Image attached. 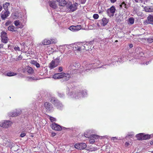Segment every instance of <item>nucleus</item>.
<instances>
[{
	"mask_svg": "<svg viewBox=\"0 0 153 153\" xmlns=\"http://www.w3.org/2000/svg\"><path fill=\"white\" fill-rule=\"evenodd\" d=\"M63 78L66 81H67L70 79L71 78V75L69 74H65L62 73Z\"/></svg>",
	"mask_w": 153,
	"mask_h": 153,
	"instance_id": "obj_22",
	"label": "nucleus"
},
{
	"mask_svg": "<svg viewBox=\"0 0 153 153\" xmlns=\"http://www.w3.org/2000/svg\"><path fill=\"white\" fill-rule=\"evenodd\" d=\"M82 29V26L81 25H77L76 26H70L69 29L71 31L75 32L78 31Z\"/></svg>",
	"mask_w": 153,
	"mask_h": 153,
	"instance_id": "obj_13",
	"label": "nucleus"
},
{
	"mask_svg": "<svg viewBox=\"0 0 153 153\" xmlns=\"http://www.w3.org/2000/svg\"><path fill=\"white\" fill-rule=\"evenodd\" d=\"M143 133H139L137 134L136 137L138 140H143Z\"/></svg>",
	"mask_w": 153,
	"mask_h": 153,
	"instance_id": "obj_28",
	"label": "nucleus"
},
{
	"mask_svg": "<svg viewBox=\"0 0 153 153\" xmlns=\"http://www.w3.org/2000/svg\"><path fill=\"white\" fill-rule=\"evenodd\" d=\"M25 69L27 72L30 74H32L33 73V70L32 68L30 67H26L25 68Z\"/></svg>",
	"mask_w": 153,
	"mask_h": 153,
	"instance_id": "obj_29",
	"label": "nucleus"
},
{
	"mask_svg": "<svg viewBox=\"0 0 153 153\" xmlns=\"http://www.w3.org/2000/svg\"><path fill=\"white\" fill-rule=\"evenodd\" d=\"M151 144H153V140L151 141L150 143Z\"/></svg>",
	"mask_w": 153,
	"mask_h": 153,
	"instance_id": "obj_62",
	"label": "nucleus"
},
{
	"mask_svg": "<svg viewBox=\"0 0 153 153\" xmlns=\"http://www.w3.org/2000/svg\"><path fill=\"white\" fill-rule=\"evenodd\" d=\"M51 126L53 129L56 131H60L62 129V127L55 123H52Z\"/></svg>",
	"mask_w": 153,
	"mask_h": 153,
	"instance_id": "obj_16",
	"label": "nucleus"
},
{
	"mask_svg": "<svg viewBox=\"0 0 153 153\" xmlns=\"http://www.w3.org/2000/svg\"><path fill=\"white\" fill-rule=\"evenodd\" d=\"M68 47L66 45L60 46L57 48L58 50L62 53H63L65 50L68 49Z\"/></svg>",
	"mask_w": 153,
	"mask_h": 153,
	"instance_id": "obj_18",
	"label": "nucleus"
},
{
	"mask_svg": "<svg viewBox=\"0 0 153 153\" xmlns=\"http://www.w3.org/2000/svg\"><path fill=\"white\" fill-rule=\"evenodd\" d=\"M107 65H104L102 66L101 67L102 68L106 69V68L107 67Z\"/></svg>",
	"mask_w": 153,
	"mask_h": 153,
	"instance_id": "obj_58",
	"label": "nucleus"
},
{
	"mask_svg": "<svg viewBox=\"0 0 153 153\" xmlns=\"http://www.w3.org/2000/svg\"><path fill=\"white\" fill-rule=\"evenodd\" d=\"M47 74V73L45 72V73H40V74H39V77L38 78H39L40 77H44L43 78H45L47 77L46 75Z\"/></svg>",
	"mask_w": 153,
	"mask_h": 153,
	"instance_id": "obj_34",
	"label": "nucleus"
},
{
	"mask_svg": "<svg viewBox=\"0 0 153 153\" xmlns=\"http://www.w3.org/2000/svg\"><path fill=\"white\" fill-rule=\"evenodd\" d=\"M146 12H152L153 11V6L145 7L144 8Z\"/></svg>",
	"mask_w": 153,
	"mask_h": 153,
	"instance_id": "obj_25",
	"label": "nucleus"
},
{
	"mask_svg": "<svg viewBox=\"0 0 153 153\" xmlns=\"http://www.w3.org/2000/svg\"><path fill=\"white\" fill-rule=\"evenodd\" d=\"M56 134L54 132H52L51 133V136L53 137L55 136Z\"/></svg>",
	"mask_w": 153,
	"mask_h": 153,
	"instance_id": "obj_53",
	"label": "nucleus"
},
{
	"mask_svg": "<svg viewBox=\"0 0 153 153\" xmlns=\"http://www.w3.org/2000/svg\"><path fill=\"white\" fill-rule=\"evenodd\" d=\"M12 123L9 120H3L0 122V126L1 127L7 128L11 125Z\"/></svg>",
	"mask_w": 153,
	"mask_h": 153,
	"instance_id": "obj_7",
	"label": "nucleus"
},
{
	"mask_svg": "<svg viewBox=\"0 0 153 153\" xmlns=\"http://www.w3.org/2000/svg\"><path fill=\"white\" fill-rule=\"evenodd\" d=\"M150 138V135H144L143 134V140H146Z\"/></svg>",
	"mask_w": 153,
	"mask_h": 153,
	"instance_id": "obj_41",
	"label": "nucleus"
},
{
	"mask_svg": "<svg viewBox=\"0 0 153 153\" xmlns=\"http://www.w3.org/2000/svg\"><path fill=\"white\" fill-rule=\"evenodd\" d=\"M57 1L55 0H51L49 1V5L51 7L54 9H57L58 8V5Z\"/></svg>",
	"mask_w": 153,
	"mask_h": 153,
	"instance_id": "obj_11",
	"label": "nucleus"
},
{
	"mask_svg": "<svg viewBox=\"0 0 153 153\" xmlns=\"http://www.w3.org/2000/svg\"><path fill=\"white\" fill-rule=\"evenodd\" d=\"M116 10V9L114 6H112L110 8L108 9L107 11L108 16L110 17H113Z\"/></svg>",
	"mask_w": 153,
	"mask_h": 153,
	"instance_id": "obj_8",
	"label": "nucleus"
},
{
	"mask_svg": "<svg viewBox=\"0 0 153 153\" xmlns=\"http://www.w3.org/2000/svg\"><path fill=\"white\" fill-rule=\"evenodd\" d=\"M129 145V143L128 142H126V143H125V145L126 146H128Z\"/></svg>",
	"mask_w": 153,
	"mask_h": 153,
	"instance_id": "obj_59",
	"label": "nucleus"
},
{
	"mask_svg": "<svg viewBox=\"0 0 153 153\" xmlns=\"http://www.w3.org/2000/svg\"><path fill=\"white\" fill-rule=\"evenodd\" d=\"M73 50L78 53H81L84 50H88L91 48V45L88 43H77L72 45Z\"/></svg>",
	"mask_w": 153,
	"mask_h": 153,
	"instance_id": "obj_1",
	"label": "nucleus"
},
{
	"mask_svg": "<svg viewBox=\"0 0 153 153\" xmlns=\"http://www.w3.org/2000/svg\"><path fill=\"white\" fill-rule=\"evenodd\" d=\"M82 67L83 68V70L82 71L85 72L86 71H88L90 69H91L93 67L92 64H86L85 65H83Z\"/></svg>",
	"mask_w": 153,
	"mask_h": 153,
	"instance_id": "obj_17",
	"label": "nucleus"
},
{
	"mask_svg": "<svg viewBox=\"0 0 153 153\" xmlns=\"http://www.w3.org/2000/svg\"><path fill=\"white\" fill-rule=\"evenodd\" d=\"M66 7L69 12H71L76 9L77 6L75 4H72L71 2H69L67 3Z\"/></svg>",
	"mask_w": 153,
	"mask_h": 153,
	"instance_id": "obj_4",
	"label": "nucleus"
},
{
	"mask_svg": "<svg viewBox=\"0 0 153 153\" xmlns=\"http://www.w3.org/2000/svg\"><path fill=\"white\" fill-rule=\"evenodd\" d=\"M97 148L96 147H94L92 146L88 149H87V150L89 151L92 152L94 151H95L97 150Z\"/></svg>",
	"mask_w": 153,
	"mask_h": 153,
	"instance_id": "obj_37",
	"label": "nucleus"
},
{
	"mask_svg": "<svg viewBox=\"0 0 153 153\" xmlns=\"http://www.w3.org/2000/svg\"><path fill=\"white\" fill-rule=\"evenodd\" d=\"M14 23L15 25L16 26L17 28H22V26L19 20L15 21L14 22Z\"/></svg>",
	"mask_w": 153,
	"mask_h": 153,
	"instance_id": "obj_26",
	"label": "nucleus"
},
{
	"mask_svg": "<svg viewBox=\"0 0 153 153\" xmlns=\"http://www.w3.org/2000/svg\"><path fill=\"white\" fill-rule=\"evenodd\" d=\"M14 50L15 51H22V50L23 51H24L23 49L22 48L21 50L20 48L19 47H18V46H15L14 48Z\"/></svg>",
	"mask_w": 153,
	"mask_h": 153,
	"instance_id": "obj_40",
	"label": "nucleus"
},
{
	"mask_svg": "<svg viewBox=\"0 0 153 153\" xmlns=\"http://www.w3.org/2000/svg\"><path fill=\"white\" fill-rule=\"evenodd\" d=\"M1 38L2 42L5 43H7L8 41V38L6 33L4 31H2L1 33Z\"/></svg>",
	"mask_w": 153,
	"mask_h": 153,
	"instance_id": "obj_12",
	"label": "nucleus"
},
{
	"mask_svg": "<svg viewBox=\"0 0 153 153\" xmlns=\"http://www.w3.org/2000/svg\"><path fill=\"white\" fill-rule=\"evenodd\" d=\"M134 135V134L133 132H131L128 133V134H127V136L132 137Z\"/></svg>",
	"mask_w": 153,
	"mask_h": 153,
	"instance_id": "obj_46",
	"label": "nucleus"
},
{
	"mask_svg": "<svg viewBox=\"0 0 153 153\" xmlns=\"http://www.w3.org/2000/svg\"><path fill=\"white\" fill-rule=\"evenodd\" d=\"M58 70L59 72H61L63 70L62 68V67H60L59 68Z\"/></svg>",
	"mask_w": 153,
	"mask_h": 153,
	"instance_id": "obj_51",
	"label": "nucleus"
},
{
	"mask_svg": "<svg viewBox=\"0 0 153 153\" xmlns=\"http://www.w3.org/2000/svg\"><path fill=\"white\" fill-rule=\"evenodd\" d=\"M3 45L2 44L0 45V48H1L3 47Z\"/></svg>",
	"mask_w": 153,
	"mask_h": 153,
	"instance_id": "obj_60",
	"label": "nucleus"
},
{
	"mask_svg": "<svg viewBox=\"0 0 153 153\" xmlns=\"http://www.w3.org/2000/svg\"><path fill=\"white\" fill-rule=\"evenodd\" d=\"M102 25L105 26L106 25L107 23H108V20L106 18H103L102 19Z\"/></svg>",
	"mask_w": 153,
	"mask_h": 153,
	"instance_id": "obj_30",
	"label": "nucleus"
},
{
	"mask_svg": "<svg viewBox=\"0 0 153 153\" xmlns=\"http://www.w3.org/2000/svg\"><path fill=\"white\" fill-rule=\"evenodd\" d=\"M111 2L112 3H114L117 0H110Z\"/></svg>",
	"mask_w": 153,
	"mask_h": 153,
	"instance_id": "obj_56",
	"label": "nucleus"
},
{
	"mask_svg": "<svg viewBox=\"0 0 153 153\" xmlns=\"http://www.w3.org/2000/svg\"><path fill=\"white\" fill-rule=\"evenodd\" d=\"M64 96V94H61V93L59 94V96L60 97H62Z\"/></svg>",
	"mask_w": 153,
	"mask_h": 153,
	"instance_id": "obj_55",
	"label": "nucleus"
},
{
	"mask_svg": "<svg viewBox=\"0 0 153 153\" xmlns=\"http://www.w3.org/2000/svg\"><path fill=\"white\" fill-rule=\"evenodd\" d=\"M129 47L130 48H131L133 47V45L132 44H130L129 45Z\"/></svg>",
	"mask_w": 153,
	"mask_h": 153,
	"instance_id": "obj_61",
	"label": "nucleus"
},
{
	"mask_svg": "<svg viewBox=\"0 0 153 153\" xmlns=\"http://www.w3.org/2000/svg\"><path fill=\"white\" fill-rule=\"evenodd\" d=\"M134 19L133 17H130L129 18L128 20V23L131 25H132L134 24Z\"/></svg>",
	"mask_w": 153,
	"mask_h": 153,
	"instance_id": "obj_35",
	"label": "nucleus"
},
{
	"mask_svg": "<svg viewBox=\"0 0 153 153\" xmlns=\"http://www.w3.org/2000/svg\"><path fill=\"white\" fill-rule=\"evenodd\" d=\"M93 17L95 19H97L99 17V15L97 14H95L93 15Z\"/></svg>",
	"mask_w": 153,
	"mask_h": 153,
	"instance_id": "obj_44",
	"label": "nucleus"
},
{
	"mask_svg": "<svg viewBox=\"0 0 153 153\" xmlns=\"http://www.w3.org/2000/svg\"><path fill=\"white\" fill-rule=\"evenodd\" d=\"M86 0H80V3L82 4H84L85 3Z\"/></svg>",
	"mask_w": 153,
	"mask_h": 153,
	"instance_id": "obj_50",
	"label": "nucleus"
},
{
	"mask_svg": "<svg viewBox=\"0 0 153 153\" xmlns=\"http://www.w3.org/2000/svg\"><path fill=\"white\" fill-rule=\"evenodd\" d=\"M51 102L58 109H61L63 106L62 104L54 97H51Z\"/></svg>",
	"mask_w": 153,
	"mask_h": 153,
	"instance_id": "obj_5",
	"label": "nucleus"
},
{
	"mask_svg": "<svg viewBox=\"0 0 153 153\" xmlns=\"http://www.w3.org/2000/svg\"><path fill=\"white\" fill-rule=\"evenodd\" d=\"M10 12L8 10L3 11L1 14V17L2 19L5 20L8 17L10 14Z\"/></svg>",
	"mask_w": 153,
	"mask_h": 153,
	"instance_id": "obj_15",
	"label": "nucleus"
},
{
	"mask_svg": "<svg viewBox=\"0 0 153 153\" xmlns=\"http://www.w3.org/2000/svg\"><path fill=\"white\" fill-rule=\"evenodd\" d=\"M44 77H40L39 78H36L33 76H29L27 77V79L28 81H32L33 80H39L40 79H42Z\"/></svg>",
	"mask_w": 153,
	"mask_h": 153,
	"instance_id": "obj_23",
	"label": "nucleus"
},
{
	"mask_svg": "<svg viewBox=\"0 0 153 153\" xmlns=\"http://www.w3.org/2000/svg\"><path fill=\"white\" fill-rule=\"evenodd\" d=\"M69 95L71 98L79 99L86 97L87 93L85 90H81L71 92Z\"/></svg>",
	"mask_w": 153,
	"mask_h": 153,
	"instance_id": "obj_2",
	"label": "nucleus"
},
{
	"mask_svg": "<svg viewBox=\"0 0 153 153\" xmlns=\"http://www.w3.org/2000/svg\"><path fill=\"white\" fill-rule=\"evenodd\" d=\"M79 65V64L77 62L72 63L70 65L69 68L74 69L75 68H78Z\"/></svg>",
	"mask_w": 153,
	"mask_h": 153,
	"instance_id": "obj_19",
	"label": "nucleus"
},
{
	"mask_svg": "<svg viewBox=\"0 0 153 153\" xmlns=\"http://www.w3.org/2000/svg\"><path fill=\"white\" fill-rule=\"evenodd\" d=\"M25 135H26L25 133H22L21 134L20 136L22 137H23Z\"/></svg>",
	"mask_w": 153,
	"mask_h": 153,
	"instance_id": "obj_52",
	"label": "nucleus"
},
{
	"mask_svg": "<svg viewBox=\"0 0 153 153\" xmlns=\"http://www.w3.org/2000/svg\"><path fill=\"white\" fill-rule=\"evenodd\" d=\"M17 74L16 73H14L12 72H9L7 73L6 75L8 76H12L14 75H16Z\"/></svg>",
	"mask_w": 153,
	"mask_h": 153,
	"instance_id": "obj_36",
	"label": "nucleus"
},
{
	"mask_svg": "<svg viewBox=\"0 0 153 153\" xmlns=\"http://www.w3.org/2000/svg\"><path fill=\"white\" fill-rule=\"evenodd\" d=\"M60 61V58L57 57L50 63L49 65V68L51 69L56 67L59 65Z\"/></svg>",
	"mask_w": 153,
	"mask_h": 153,
	"instance_id": "obj_3",
	"label": "nucleus"
},
{
	"mask_svg": "<svg viewBox=\"0 0 153 153\" xmlns=\"http://www.w3.org/2000/svg\"><path fill=\"white\" fill-rule=\"evenodd\" d=\"M44 106L47 112L51 111L53 110V107L50 103L46 102L44 103Z\"/></svg>",
	"mask_w": 153,
	"mask_h": 153,
	"instance_id": "obj_14",
	"label": "nucleus"
},
{
	"mask_svg": "<svg viewBox=\"0 0 153 153\" xmlns=\"http://www.w3.org/2000/svg\"><path fill=\"white\" fill-rule=\"evenodd\" d=\"M22 57L21 55H20L17 58L16 60H21V59H22Z\"/></svg>",
	"mask_w": 153,
	"mask_h": 153,
	"instance_id": "obj_48",
	"label": "nucleus"
},
{
	"mask_svg": "<svg viewBox=\"0 0 153 153\" xmlns=\"http://www.w3.org/2000/svg\"><path fill=\"white\" fill-rule=\"evenodd\" d=\"M8 30L12 32L16 31V28L13 25L9 26L8 27Z\"/></svg>",
	"mask_w": 153,
	"mask_h": 153,
	"instance_id": "obj_32",
	"label": "nucleus"
},
{
	"mask_svg": "<svg viewBox=\"0 0 153 153\" xmlns=\"http://www.w3.org/2000/svg\"><path fill=\"white\" fill-rule=\"evenodd\" d=\"M126 4L124 2H123L120 5V7L122 8V7H124L125 8H127L126 6Z\"/></svg>",
	"mask_w": 153,
	"mask_h": 153,
	"instance_id": "obj_42",
	"label": "nucleus"
},
{
	"mask_svg": "<svg viewBox=\"0 0 153 153\" xmlns=\"http://www.w3.org/2000/svg\"><path fill=\"white\" fill-rule=\"evenodd\" d=\"M55 1H57L59 4V6H64L66 5L67 3L65 0H55Z\"/></svg>",
	"mask_w": 153,
	"mask_h": 153,
	"instance_id": "obj_20",
	"label": "nucleus"
},
{
	"mask_svg": "<svg viewBox=\"0 0 153 153\" xmlns=\"http://www.w3.org/2000/svg\"><path fill=\"white\" fill-rule=\"evenodd\" d=\"M92 131H92V130H88L87 131V132L88 133H89V134H91L93 132Z\"/></svg>",
	"mask_w": 153,
	"mask_h": 153,
	"instance_id": "obj_54",
	"label": "nucleus"
},
{
	"mask_svg": "<svg viewBox=\"0 0 153 153\" xmlns=\"http://www.w3.org/2000/svg\"><path fill=\"white\" fill-rule=\"evenodd\" d=\"M11 16H12V17L13 18V19H16V18H17V17H17V16H16V15H15L14 14H12V15H11Z\"/></svg>",
	"mask_w": 153,
	"mask_h": 153,
	"instance_id": "obj_49",
	"label": "nucleus"
},
{
	"mask_svg": "<svg viewBox=\"0 0 153 153\" xmlns=\"http://www.w3.org/2000/svg\"><path fill=\"white\" fill-rule=\"evenodd\" d=\"M2 7L0 5V11L2 10Z\"/></svg>",
	"mask_w": 153,
	"mask_h": 153,
	"instance_id": "obj_63",
	"label": "nucleus"
},
{
	"mask_svg": "<svg viewBox=\"0 0 153 153\" xmlns=\"http://www.w3.org/2000/svg\"><path fill=\"white\" fill-rule=\"evenodd\" d=\"M84 136L86 137L90 138L89 141L90 143H94L95 142V140L98 138V136L95 134H92L90 136H89L86 134V133H85Z\"/></svg>",
	"mask_w": 153,
	"mask_h": 153,
	"instance_id": "obj_9",
	"label": "nucleus"
},
{
	"mask_svg": "<svg viewBox=\"0 0 153 153\" xmlns=\"http://www.w3.org/2000/svg\"><path fill=\"white\" fill-rule=\"evenodd\" d=\"M146 21L148 23H151L153 22V15H149L147 17Z\"/></svg>",
	"mask_w": 153,
	"mask_h": 153,
	"instance_id": "obj_24",
	"label": "nucleus"
},
{
	"mask_svg": "<svg viewBox=\"0 0 153 153\" xmlns=\"http://www.w3.org/2000/svg\"><path fill=\"white\" fill-rule=\"evenodd\" d=\"M10 6V4L8 2H6L3 4V7L5 10H8V8Z\"/></svg>",
	"mask_w": 153,
	"mask_h": 153,
	"instance_id": "obj_31",
	"label": "nucleus"
},
{
	"mask_svg": "<svg viewBox=\"0 0 153 153\" xmlns=\"http://www.w3.org/2000/svg\"><path fill=\"white\" fill-rule=\"evenodd\" d=\"M31 64H33L35 65L36 67L39 68L40 67V65L39 64L37 63V62L36 61L33 60L31 62Z\"/></svg>",
	"mask_w": 153,
	"mask_h": 153,
	"instance_id": "obj_33",
	"label": "nucleus"
},
{
	"mask_svg": "<svg viewBox=\"0 0 153 153\" xmlns=\"http://www.w3.org/2000/svg\"><path fill=\"white\" fill-rule=\"evenodd\" d=\"M62 73H57L54 74L53 76V78L55 79H60L63 78Z\"/></svg>",
	"mask_w": 153,
	"mask_h": 153,
	"instance_id": "obj_21",
	"label": "nucleus"
},
{
	"mask_svg": "<svg viewBox=\"0 0 153 153\" xmlns=\"http://www.w3.org/2000/svg\"><path fill=\"white\" fill-rule=\"evenodd\" d=\"M21 45L24 46V48H25V42H22V43H21Z\"/></svg>",
	"mask_w": 153,
	"mask_h": 153,
	"instance_id": "obj_57",
	"label": "nucleus"
},
{
	"mask_svg": "<svg viewBox=\"0 0 153 153\" xmlns=\"http://www.w3.org/2000/svg\"><path fill=\"white\" fill-rule=\"evenodd\" d=\"M120 138H117L116 137H112L111 138V140L112 141L117 142V140H120Z\"/></svg>",
	"mask_w": 153,
	"mask_h": 153,
	"instance_id": "obj_38",
	"label": "nucleus"
},
{
	"mask_svg": "<svg viewBox=\"0 0 153 153\" xmlns=\"http://www.w3.org/2000/svg\"><path fill=\"white\" fill-rule=\"evenodd\" d=\"M147 41L149 43H151L153 42V37L152 38H148L147 39Z\"/></svg>",
	"mask_w": 153,
	"mask_h": 153,
	"instance_id": "obj_43",
	"label": "nucleus"
},
{
	"mask_svg": "<svg viewBox=\"0 0 153 153\" xmlns=\"http://www.w3.org/2000/svg\"><path fill=\"white\" fill-rule=\"evenodd\" d=\"M11 23V22L10 21H7L5 23V25L6 26H8Z\"/></svg>",
	"mask_w": 153,
	"mask_h": 153,
	"instance_id": "obj_47",
	"label": "nucleus"
},
{
	"mask_svg": "<svg viewBox=\"0 0 153 153\" xmlns=\"http://www.w3.org/2000/svg\"><path fill=\"white\" fill-rule=\"evenodd\" d=\"M50 119L51 120V121L52 122L56 121V118L52 117H50Z\"/></svg>",
	"mask_w": 153,
	"mask_h": 153,
	"instance_id": "obj_45",
	"label": "nucleus"
},
{
	"mask_svg": "<svg viewBox=\"0 0 153 153\" xmlns=\"http://www.w3.org/2000/svg\"><path fill=\"white\" fill-rule=\"evenodd\" d=\"M47 47L48 49L47 51L49 54L52 53L54 51H55L53 48L50 47V46H47Z\"/></svg>",
	"mask_w": 153,
	"mask_h": 153,
	"instance_id": "obj_27",
	"label": "nucleus"
},
{
	"mask_svg": "<svg viewBox=\"0 0 153 153\" xmlns=\"http://www.w3.org/2000/svg\"><path fill=\"white\" fill-rule=\"evenodd\" d=\"M19 114V113H17V112H12L9 114V115L10 116L15 117L17 116Z\"/></svg>",
	"mask_w": 153,
	"mask_h": 153,
	"instance_id": "obj_39",
	"label": "nucleus"
},
{
	"mask_svg": "<svg viewBox=\"0 0 153 153\" xmlns=\"http://www.w3.org/2000/svg\"><path fill=\"white\" fill-rule=\"evenodd\" d=\"M87 147V145L85 143H78L75 144L74 147L75 148L80 150L83 149Z\"/></svg>",
	"mask_w": 153,
	"mask_h": 153,
	"instance_id": "obj_10",
	"label": "nucleus"
},
{
	"mask_svg": "<svg viewBox=\"0 0 153 153\" xmlns=\"http://www.w3.org/2000/svg\"><path fill=\"white\" fill-rule=\"evenodd\" d=\"M57 42V40L56 39H46L42 41V43L43 45H48L51 44L56 43Z\"/></svg>",
	"mask_w": 153,
	"mask_h": 153,
	"instance_id": "obj_6",
	"label": "nucleus"
},
{
	"mask_svg": "<svg viewBox=\"0 0 153 153\" xmlns=\"http://www.w3.org/2000/svg\"><path fill=\"white\" fill-rule=\"evenodd\" d=\"M134 1L136 2H138L139 0H134Z\"/></svg>",
	"mask_w": 153,
	"mask_h": 153,
	"instance_id": "obj_64",
	"label": "nucleus"
}]
</instances>
